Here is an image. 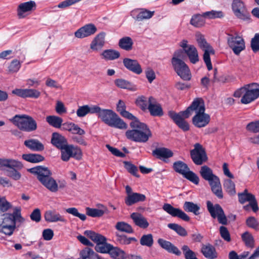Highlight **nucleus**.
Here are the masks:
<instances>
[{
  "label": "nucleus",
  "mask_w": 259,
  "mask_h": 259,
  "mask_svg": "<svg viewBox=\"0 0 259 259\" xmlns=\"http://www.w3.org/2000/svg\"><path fill=\"white\" fill-rule=\"evenodd\" d=\"M61 150V158L64 161H68L72 157L79 160L82 157V151L78 146L68 143Z\"/></svg>",
  "instance_id": "ddd939ff"
},
{
  "label": "nucleus",
  "mask_w": 259,
  "mask_h": 259,
  "mask_svg": "<svg viewBox=\"0 0 259 259\" xmlns=\"http://www.w3.org/2000/svg\"><path fill=\"white\" fill-rule=\"evenodd\" d=\"M123 63L126 69L137 74H140L142 72L141 65L136 60L124 58L123 60Z\"/></svg>",
  "instance_id": "b1692460"
},
{
  "label": "nucleus",
  "mask_w": 259,
  "mask_h": 259,
  "mask_svg": "<svg viewBox=\"0 0 259 259\" xmlns=\"http://www.w3.org/2000/svg\"><path fill=\"white\" fill-rule=\"evenodd\" d=\"M146 198V196L143 194L133 193L125 197V203L127 206H131L137 202L144 201Z\"/></svg>",
  "instance_id": "2f4dec72"
},
{
  "label": "nucleus",
  "mask_w": 259,
  "mask_h": 259,
  "mask_svg": "<svg viewBox=\"0 0 259 259\" xmlns=\"http://www.w3.org/2000/svg\"><path fill=\"white\" fill-rule=\"evenodd\" d=\"M66 211L74 217H78L82 221H84L87 219L86 215L84 214L80 213L77 209L75 207H70L67 208L66 209Z\"/></svg>",
  "instance_id": "680f3d73"
},
{
  "label": "nucleus",
  "mask_w": 259,
  "mask_h": 259,
  "mask_svg": "<svg viewBox=\"0 0 259 259\" xmlns=\"http://www.w3.org/2000/svg\"><path fill=\"white\" fill-rule=\"evenodd\" d=\"M124 164L125 168L126 169L128 172L136 177H139V175L138 174V168L135 165L128 161L124 162Z\"/></svg>",
  "instance_id": "052dcab7"
},
{
  "label": "nucleus",
  "mask_w": 259,
  "mask_h": 259,
  "mask_svg": "<svg viewBox=\"0 0 259 259\" xmlns=\"http://www.w3.org/2000/svg\"><path fill=\"white\" fill-rule=\"evenodd\" d=\"M115 237L116 243L119 245H129L132 242L136 243L138 241V240L135 237H128L125 235L120 234L118 233H115Z\"/></svg>",
  "instance_id": "f704fd0d"
},
{
  "label": "nucleus",
  "mask_w": 259,
  "mask_h": 259,
  "mask_svg": "<svg viewBox=\"0 0 259 259\" xmlns=\"http://www.w3.org/2000/svg\"><path fill=\"white\" fill-rule=\"evenodd\" d=\"M121 115L126 118L132 120L130 126L132 130L125 132L126 137L130 140L139 143H146L152 136L148 126L139 120L128 111H124Z\"/></svg>",
  "instance_id": "f257e3e1"
},
{
  "label": "nucleus",
  "mask_w": 259,
  "mask_h": 259,
  "mask_svg": "<svg viewBox=\"0 0 259 259\" xmlns=\"http://www.w3.org/2000/svg\"><path fill=\"white\" fill-rule=\"evenodd\" d=\"M184 56L178 51L174 52L171 59L172 66L177 74L183 80H189L191 74L188 66L184 61Z\"/></svg>",
  "instance_id": "423d86ee"
},
{
  "label": "nucleus",
  "mask_w": 259,
  "mask_h": 259,
  "mask_svg": "<svg viewBox=\"0 0 259 259\" xmlns=\"http://www.w3.org/2000/svg\"><path fill=\"white\" fill-rule=\"evenodd\" d=\"M223 185L225 190L230 195L232 196L236 194L235 185L232 180L230 179L225 180Z\"/></svg>",
  "instance_id": "09e8293b"
},
{
  "label": "nucleus",
  "mask_w": 259,
  "mask_h": 259,
  "mask_svg": "<svg viewBox=\"0 0 259 259\" xmlns=\"http://www.w3.org/2000/svg\"><path fill=\"white\" fill-rule=\"evenodd\" d=\"M118 45L121 49H132L133 41L130 37L126 36L119 40Z\"/></svg>",
  "instance_id": "864d4df0"
},
{
  "label": "nucleus",
  "mask_w": 259,
  "mask_h": 259,
  "mask_svg": "<svg viewBox=\"0 0 259 259\" xmlns=\"http://www.w3.org/2000/svg\"><path fill=\"white\" fill-rule=\"evenodd\" d=\"M247 131L253 133H259V120L249 122L246 126Z\"/></svg>",
  "instance_id": "0e129e2a"
},
{
  "label": "nucleus",
  "mask_w": 259,
  "mask_h": 259,
  "mask_svg": "<svg viewBox=\"0 0 259 259\" xmlns=\"http://www.w3.org/2000/svg\"><path fill=\"white\" fill-rule=\"evenodd\" d=\"M181 111L177 113L176 112L170 110L168 112V115L173 120V121L178 126L179 128L184 131L189 130V124L185 120L184 115Z\"/></svg>",
  "instance_id": "f3484780"
},
{
  "label": "nucleus",
  "mask_w": 259,
  "mask_h": 259,
  "mask_svg": "<svg viewBox=\"0 0 259 259\" xmlns=\"http://www.w3.org/2000/svg\"><path fill=\"white\" fill-rule=\"evenodd\" d=\"M22 158L31 163H38L44 160L45 157L38 154H24Z\"/></svg>",
  "instance_id": "58836bf2"
},
{
  "label": "nucleus",
  "mask_w": 259,
  "mask_h": 259,
  "mask_svg": "<svg viewBox=\"0 0 259 259\" xmlns=\"http://www.w3.org/2000/svg\"><path fill=\"white\" fill-rule=\"evenodd\" d=\"M140 244L143 246L151 247L153 244V236L151 234L143 235L140 240Z\"/></svg>",
  "instance_id": "5fc2aeb1"
},
{
  "label": "nucleus",
  "mask_w": 259,
  "mask_h": 259,
  "mask_svg": "<svg viewBox=\"0 0 259 259\" xmlns=\"http://www.w3.org/2000/svg\"><path fill=\"white\" fill-rule=\"evenodd\" d=\"M21 67L20 62L17 60H13L8 67L9 72L10 73L17 72Z\"/></svg>",
  "instance_id": "e2e57ef3"
},
{
  "label": "nucleus",
  "mask_w": 259,
  "mask_h": 259,
  "mask_svg": "<svg viewBox=\"0 0 259 259\" xmlns=\"http://www.w3.org/2000/svg\"><path fill=\"white\" fill-rule=\"evenodd\" d=\"M246 225L250 228L255 231L259 230V223L253 217H249L246 220Z\"/></svg>",
  "instance_id": "13d9d810"
},
{
  "label": "nucleus",
  "mask_w": 259,
  "mask_h": 259,
  "mask_svg": "<svg viewBox=\"0 0 259 259\" xmlns=\"http://www.w3.org/2000/svg\"><path fill=\"white\" fill-rule=\"evenodd\" d=\"M200 176L205 181H207L211 187L212 192L219 199L223 198L222 187L219 178L213 174L212 170L207 165L201 167L199 171Z\"/></svg>",
  "instance_id": "39448f33"
},
{
  "label": "nucleus",
  "mask_w": 259,
  "mask_h": 259,
  "mask_svg": "<svg viewBox=\"0 0 259 259\" xmlns=\"http://www.w3.org/2000/svg\"><path fill=\"white\" fill-rule=\"evenodd\" d=\"M254 197L253 194L248 193L246 189L243 192L238 194L239 201L241 204H243L247 201H250Z\"/></svg>",
  "instance_id": "603ef678"
},
{
  "label": "nucleus",
  "mask_w": 259,
  "mask_h": 259,
  "mask_svg": "<svg viewBox=\"0 0 259 259\" xmlns=\"http://www.w3.org/2000/svg\"><path fill=\"white\" fill-rule=\"evenodd\" d=\"M233 96L235 98L242 97L241 103L243 104H249L259 97V84L256 83L245 84L235 91Z\"/></svg>",
  "instance_id": "20e7f679"
},
{
  "label": "nucleus",
  "mask_w": 259,
  "mask_h": 259,
  "mask_svg": "<svg viewBox=\"0 0 259 259\" xmlns=\"http://www.w3.org/2000/svg\"><path fill=\"white\" fill-rule=\"evenodd\" d=\"M167 227L182 237H185L188 235L186 230L178 224L170 223L167 225Z\"/></svg>",
  "instance_id": "a18cd8bd"
},
{
  "label": "nucleus",
  "mask_w": 259,
  "mask_h": 259,
  "mask_svg": "<svg viewBox=\"0 0 259 259\" xmlns=\"http://www.w3.org/2000/svg\"><path fill=\"white\" fill-rule=\"evenodd\" d=\"M51 142L54 146L59 150L68 143L67 139L58 133L52 134Z\"/></svg>",
  "instance_id": "393cba45"
},
{
  "label": "nucleus",
  "mask_w": 259,
  "mask_h": 259,
  "mask_svg": "<svg viewBox=\"0 0 259 259\" xmlns=\"http://www.w3.org/2000/svg\"><path fill=\"white\" fill-rule=\"evenodd\" d=\"M157 242L159 245L167 252L174 253L178 256H180L181 254V252L179 248L170 242L162 238H159Z\"/></svg>",
  "instance_id": "a878e982"
},
{
  "label": "nucleus",
  "mask_w": 259,
  "mask_h": 259,
  "mask_svg": "<svg viewBox=\"0 0 259 259\" xmlns=\"http://www.w3.org/2000/svg\"><path fill=\"white\" fill-rule=\"evenodd\" d=\"M35 3L32 1L20 4L17 9V14L19 18H24L25 13L32 11L35 8Z\"/></svg>",
  "instance_id": "bb28decb"
},
{
  "label": "nucleus",
  "mask_w": 259,
  "mask_h": 259,
  "mask_svg": "<svg viewBox=\"0 0 259 259\" xmlns=\"http://www.w3.org/2000/svg\"><path fill=\"white\" fill-rule=\"evenodd\" d=\"M30 218L32 221L38 223L41 220V212L39 208L34 209L30 215Z\"/></svg>",
  "instance_id": "774afa93"
},
{
  "label": "nucleus",
  "mask_w": 259,
  "mask_h": 259,
  "mask_svg": "<svg viewBox=\"0 0 259 259\" xmlns=\"http://www.w3.org/2000/svg\"><path fill=\"white\" fill-rule=\"evenodd\" d=\"M80 257L83 259H101L100 256L95 253L94 250L88 247H85L79 252Z\"/></svg>",
  "instance_id": "c9c22d12"
},
{
  "label": "nucleus",
  "mask_w": 259,
  "mask_h": 259,
  "mask_svg": "<svg viewBox=\"0 0 259 259\" xmlns=\"http://www.w3.org/2000/svg\"><path fill=\"white\" fill-rule=\"evenodd\" d=\"M241 238L247 246L253 247L254 245V238L249 232L246 231L241 235Z\"/></svg>",
  "instance_id": "3c124183"
},
{
  "label": "nucleus",
  "mask_w": 259,
  "mask_h": 259,
  "mask_svg": "<svg viewBox=\"0 0 259 259\" xmlns=\"http://www.w3.org/2000/svg\"><path fill=\"white\" fill-rule=\"evenodd\" d=\"M46 121L50 125L56 128H60L62 126V118L57 116H48L46 117Z\"/></svg>",
  "instance_id": "37998d69"
},
{
  "label": "nucleus",
  "mask_w": 259,
  "mask_h": 259,
  "mask_svg": "<svg viewBox=\"0 0 259 259\" xmlns=\"http://www.w3.org/2000/svg\"><path fill=\"white\" fill-rule=\"evenodd\" d=\"M62 130L69 132L72 134L82 136L85 134V131L73 122H65L62 124Z\"/></svg>",
  "instance_id": "c756f323"
},
{
  "label": "nucleus",
  "mask_w": 259,
  "mask_h": 259,
  "mask_svg": "<svg viewBox=\"0 0 259 259\" xmlns=\"http://www.w3.org/2000/svg\"><path fill=\"white\" fill-rule=\"evenodd\" d=\"M182 250L185 259H195L197 258L196 253L190 249L188 245H183Z\"/></svg>",
  "instance_id": "6e6d98bb"
},
{
  "label": "nucleus",
  "mask_w": 259,
  "mask_h": 259,
  "mask_svg": "<svg viewBox=\"0 0 259 259\" xmlns=\"http://www.w3.org/2000/svg\"><path fill=\"white\" fill-rule=\"evenodd\" d=\"M27 170L35 175L40 184L52 192H56L59 188L63 189L66 186L67 183L65 180H59L57 183L52 177V172L47 167L38 165L29 168Z\"/></svg>",
  "instance_id": "7ed1b4c3"
},
{
  "label": "nucleus",
  "mask_w": 259,
  "mask_h": 259,
  "mask_svg": "<svg viewBox=\"0 0 259 259\" xmlns=\"http://www.w3.org/2000/svg\"><path fill=\"white\" fill-rule=\"evenodd\" d=\"M115 229L122 232H125L128 234H132L134 232L132 227L128 224L124 222H118L115 226Z\"/></svg>",
  "instance_id": "79ce46f5"
},
{
  "label": "nucleus",
  "mask_w": 259,
  "mask_h": 259,
  "mask_svg": "<svg viewBox=\"0 0 259 259\" xmlns=\"http://www.w3.org/2000/svg\"><path fill=\"white\" fill-rule=\"evenodd\" d=\"M102 58L106 61L113 60L120 57V53L114 50H105L101 54Z\"/></svg>",
  "instance_id": "ea45409f"
},
{
  "label": "nucleus",
  "mask_w": 259,
  "mask_h": 259,
  "mask_svg": "<svg viewBox=\"0 0 259 259\" xmlns=\"http://www.w3.org/2000/svg\"><path fill=\"white\" fill-rule=\"evenodd\" d=\"M105 36L106 33L104 32L98 33L93 39L90 45L91 49L103 48L105 42Z\"/></svg>",
  "instance_id": "72a5a7b5"
},
{
  "label": "nucleus",
  "mask_w": 259,
  "mask_h": 259,
  "mask_svg": "<svg viewBox=\"0 0 259 259\" xmlns=\"http://www.w3.org/2000/svg\"><path fill=\"white\" fill-rule=\"evenodd\" d=\"M172 168L177 173L182 175L185 178L195 185L199 182L198 176L193 171L190 170L188 165L182 161H177L173 163Z\"/></svg>",
  "instance_id": "9d476101"
},
{
  "label": "nucleus",
  "mask_w": 259,
  "mask_h": 259,
  "mask_svg": "<svg viewBox=\"0 0 259 259\" xmlns=\"http://www.w3.org/2000/svg\"><path fill=\"white\" fill-rule=\"evenodd\" d=\"M204 17V16L199 14L194 15L190 20V24L196 27H201L204 25L205 22Z\"/></svg>",
  "instance_id": "de8ad7c7"
},
{
  "label": "nucleus",
  "mask_w": 259,
  "mask_h": 259,
  "mask_svg": "<svg viewBox=\"0 0 259 259\" xmlns=\"http://www.w3.org/2000/svg\"><path fill=\"white\" fill-rule=\"evenodd\" d=\"M220 234L221 237L227 242H230L231 240L230 233L228 229L224 226H222L219 229Z\"/></svg>",
  "instance_id": "69168bd1"
},
{
  "label": "nucleus",
  "mask_w": 259,
  "mask_h": 259,
  "mask_svg": "<svg viewBox=\"0 0 259 259\" xmlns=\"http://www.w3.org/2000/svg\"><path fill=\"white\" fill-rule=\"evenodd\" d=\"M190 154L193 162L196 165H202L208 160L205 149L199 143L194 144V149L190 150Z\"/></svg>",
  "instance_id": "4468645a"
},
{
  "label": "nucleus",
  "mask_w": 259,
  "mask_h": 259,
  "mask_svg": "<svg viewBox=\"0 0 259 259\" xmlns=\"http://www.w3.org/2000/svg\"><path fill=\"white\" fill-rule=\"evenodd\" d=\"M99 118L106 124L119 129H126L127 125L118 115L110 109H102Z\"/></svg>",
  "instance_id": "0eeeda50"
},
{
  "label": "nucleus",
  "mask_w": 259,
  "mask_h": 259,
  "mask_svg": "<svg viewBox=\"0 0 259 259\" xmlns=\"http://www.w3.org/2000/svg\"><path fill=\"white\" fill-rule=\"evenodd\" d=\"M178 52L184 56V59L188 58L190 62L195 64L197 63L199 60V56L197 50H178Z\"/></svg>",
  "instance_id": "cd10ccee"
},
{
  "label": "nucleus",
  "mask_w": 259,
  "mask_h": 259,
  "mask_svg": "<svg viewBox=\"0 0 259 259\" xmlns=\"http://www.w3.org/2000/svg\"><path fill=\"white\" fill-rule=\"evenodd\" d=\"M16 227L12 225H5L0 224V233H2L6 235L10 236L13 235Z\"/></svg>",
  "instance_id": "bf43d9fd"
},
{
  "label": "nucleus",
  "mask_w": 259,
  "mask_h": 259,
  "mask_svg": "<svg viewBox=\"0 0 259 259\" xmlns=\"http://www.w3.org/2000/svg\"><path fill=\"white\" fill-rule=\"evenodd\" d=\"M137 13L136 19L138 21H142L144 19H150L154 15V11H150L146 9H137L133 12Z\"/></svg>",
  "instance_id": "e433bc0d"
},
{
  "label": "nucleus",
  "mask_w": 259,
  "mask_h": 259,
  "mask_svg": "<svg viewBox=\"0 0 259 259\" xmlns=\"http://www.w3.org/2000/svg\"><path fill=\"white\" fill-rule=\"evenodd\" d=\"M162 209L173 217H178L186 222L190 221V217L185 212L180 208L173 207L170 204L164 203Z\"/></svg>",
  "instance_id": "a211bd4d"
},
{
  "label": "nucleus",
  "mask_w": 259,
  "mask_h": 259,
  "mask_svg": "<svg viewBox=\"0 0 259 259\" xmlns=\"http://www.w3.org/2000/svg\"><path fill=\"white\" fill-rule=\"evenodd\" d=\"M205 111L203 100L201 98H197L182 113L185 118H188L195 112V114L192 119V123L195 127L201 128L206 126L210 121V115L205 113Z\"/></svg>",
  "instance_id": "f03ea898"
},
{
  "label": "nucleus",
  "mask_w": 259,
  "mask_h": 259,
  "mask_svg": "<svg viewBox=\"0 0 259 259\" xmlns=\"http://www.w3.org/2000/svg\"><path fill=\"white\" fill-rule=\"evenodd\" d=\"M12 207V204L8 202L5 197L0 198V211L5 212Z\"/></svg>",
  "instance_id": "338daca9"
},
{
  "label": "nucleus",
  "mask_w": 259,
  "mask_h": 259,
  "mask_svg": "<svg viewBox=\"0 0 259 259\" xmlns=\"http://www.w3.org/2000/svg\"><path fill=\"white\" fill-rule=\"evenodd\" d=\"M10 121L20 130L31 132L37 129V123L31 117L26 114L15 115Z\"/></svg>",
  "instance_id": "6e6552de"
},
{
  "label": "nucleus",
  "mask_w": 259,
  "mask_h": 259,
  "mask_svg": "<svg viewBox=\"0 0 259 259\" xmlns=\"http://www.w3.org/2000/svg\"><path fill=\"white\" fill-rule=\"evenodd\" d=\"M44 218L46 222L49 223H54L61 222L66 223V220L64 217L61 215L55 210H47L44 214Z\"/></svg>",
  "instance_id": "5701e85b"
},
{
  "label": "nucleus",
  "mask_w": 259,
  "mask_h": 259,
  "mask_svg": "<svg viewBox=\"0 0 259 259\" xmlns=\"http://www.w3.org/2000/svg\"><path fill=\"white\" fill-rule=\"evenodd\" d=\"M12 93V94L23 98H31L37 99L40 95V93L35 89H16L13 90Z\"/></svg>",
  "instance_id": "412c9836"
},
{
  "label": "nucleus",
  "mask_w": 259,
  "mask_h": 259,
  "mask_svg": "<svg viewBox=\"0 0 259 259\" xmlns=\"http://www.w3.org/2000/svg\"><path fill=\"white\" fill-rule=\"evenodd\" d=\"M131 218L133 220L134 224L141 228L146 229L149 225L146 218L140 213H132L131 214Z\"/></svg>",
  "instance_id": "c85d7f7f"
},
{
  "label": "nucleus",
  "mask_w": 259,
  "mask_h": 259,
  "mask_svg": "<svg viewBox=\"0 0 259 259\" xmlns=\"http://www.w3.org/2000/svg\"><path fill=\"white\" fill-rule=\"evenodd\" d=\"M152 155L157 159L166 162V159L172 157L174 153L171 150L168 148L160 147L157 148L153 150Z\"/></svg>",
  "instance_id": "4be33fe9"
},
{
  "label": "nucleus",
  "mask_w": 259,
  "mask_h": 259,
  "mask_svg": "<svg viewBox=\"0 0 259 259\" xmlns=\"http://www.w3.org/2000/svg\"><path fill=\"white\" fill-rule=\"evenodd\" d=\"M184 210L188 212L193 213L195 215L199 214V211L200 209V206L193 202L186 201L183 205Z\"/></svg>",
  "instance_id": "4c0bfd02"
},
{
  "label": "nucleus",
  "mask_w": 259,
  "mask_h": 259,
  "mask_svg": "<svg viewBox=\"0 0 259 259\" xmlns=\"http://www.w3.org/2000/svg\"><path fill=\"white\" fill-rule=\"evenodd\" d=\"M232 8L234 13L237 18L243 20L249 19V13L247 11L244 3L240 0H233Z\"/></svg>",
  "instance_id": "dca6fc26"
},
{
  "label": "nucleus",
  "mask_w": 259,
  "mask_h": 259,
  "mask_svg": "<svg viewBox=\"0 0 259 259\" xmlns=\"http://www.w3.org/2000/svg\"><path fill=\"white\" fill-rule=\"evenodd\" d=\"M2 222L1 224L5 225H12L16 227V223H23L25 219L21 215V208L20 207H15L13 209V213H5L3 215Z\"/></svg>",
  "instance_id": "9b49d317"
},
{
  "label": "nucleus",
  "mask_w": 259,
  "mask_h": 259,
  "mask_svg": "<svg viewBox=\"0 0 259 259\" xmlns=\"http://www.w3.org/2000/svg\"><path fill=\"white\" fill-rule=\"evenodd\" d=\"M147 109H148L150 115L152 116L160 117L163 115V111L161 105L152 96L148 98V108Z\"/></svg>",
  "instance_id": "aec40b11"
},
{
  "label": "nucleus",
  "mask_w": 259,
  "mask_h": 259,
  "mask_svg": "<svg viewBox=\"0 0 259 259\" xmlns=\"http://www.w3.org/2000/svg\"><path fill=\"white\" fill-rule=\"evenodd\" d=\"M207 208L211 217L213 219H217L218 222L223 225H226L228 224L227 218L221 206L219 204L214 205L210 201L206 202Z\"/></svg>",
  "instance_id": "f8f14e48"
},
{
  "label": "nucleus",
  "mask_w": 259,
  "mask_h": 259,
  "mask_svg": "<svg viewBox=\"0 0 259 259\" xmlns=\"http://www.w3.org/2000/svg\"><path fill=\"white\" fill-rule=\"evenodd\" d=\"M86 213L89 216L96 218L102 217L105 213V211L97 208H86Z\"/></svg>",
  "instance_id": "4d7b16f0"
},
{
  "label": "nucleus",
  "mask_w": 259,
  "mask_h": 259,
  "mask_svg": "<svg viewBox=\"0 0 259 259\" xmlns=\"http://www.w3.org/2000/svg\"><path fill=\"white\" fill-rule=\"evenodd\" d=\"M195 39L198 46L201 49H211L212 47L207 42L204 36L200 32L195 33Z\"/></svg>",
  "instance_id": "c03bdc74"
},
{
  "label": "nucleus",
  "mask_w": 259,
  "mask_h": 259,
  "mask_svg": "<svg viewBox=\"0 0 259 259\" xmlns=\"http://www.w3.org/2000/svg\"><path fill=\"white\" fill-rule=\"evenodd\" d=\"M201 252L206 258L208 259H215L218 257L215 248L209 243L206 245L203 244Z\"/></svg>",
  "instance_id": "7c9ffc66"
},
{
  "label": "nucleus",
  "mask_w": 259,
  "mask_h": 259,
  "mask_svg": "<svg viewBox=\"0 0 259 259\" xmlns=\"http://www.w3.org/2000/svg\"><path fill=\"white\" fill-rule=\"evenodd\" d=\"M136 104L142 110L145 111L148 108V99L144 96H139L136 100Z\"/></svg>",
  "instance_id": "8fccbe9b"
},
{
  "label": "nucleus",
  "mask_w": 259,
  "mask_h": 259,
  "mask_svg": "<svg viewBox=\"0 0 259 259\" xmlns=\"http://www.w3.org/2000/svg\"><path fill=\"white\" fill-rule=\"evenodd\" d=\"M110 256L113 259H125V252L117 247L112 246L109 252Z\"/></svg>",
  "instance_id": "a19ab883"
},
{
  "label": "nucleus",
  "mask_w": 259,
  "mask_h": 259,
  "mask_svg": "<svg viewBox=\"0 0 259 259\" xmlns=\"http://www.w3.org/2000/svg\"><path fill=\"white\" fill-rule=\"evenodd\" d=\"M84 234L96 244L95 247L96 251L109 253L112 245L107 243V239L105 236L90 230L85 231Z\"/></svg>",
  "instance_id": "1a4fd4ad"
},
{
  "label": "nucleus",
  "mask_w": 259,
  "mask_h": 259,
  "mask_svg": "<svg viewBox=\"0 0 259 259\" xmlns=\"http://www.w3.org/2000/svg\"><path fill=\"white\" fill-rule=\"evenodd\" d=\"M227 42L231 49H245V45L243 38L239 35L238 32L231 30L227 33Z\"/></svg>",
  "instance_id": "2eb2a0df"
},
{
  "label": "nucleus",
  "mask_w": 259,
  "mask_h": 259,
  "mask_svg": "<svg viewBox=\"0 0 259 259\" xmlns=\"http://www.w3.org/2000/svg\"><path fill=\"white\" fill-rule=\"evenodd\" d=\"M114 82L115 85L119 88L127 89L131 91L135 90V87L132 83L125 79L121 78L116 79Z\"/></svg>",
  "instance_id": "49530a36"
},
{
  "label": "nucleus",
  "mask_w": 259,
  "mask_h": 259,
  "mask_svg": "<svg viewBox=\"0 0 259 259\" xmlns=\"http://www.w3.org/2000/svg\"><path fill=\"white\" fill-rule=\"evenodd\" d=\"M97 31L96 26L92 23L84 25L74 32V36L77 38H83L95 34Z\"/></svg>",
  "instance_id": "6ab92c4d"
},
{
  "label": "nucleus",
  "mask_w": 259,
  "mask_h": 259,
  "mask_svg": "<svg viewBox=\"0 0 259 259\" xmlns=\"http://www.w3.org/2000/svg\"><path fill=\"white\" fill-rule=\"evenodd\" d=\"M24 144L33 151H41L45 148L44 145L37 139H31L25 140Z\"/></svg>",
  "instance_id": "473e14b6"
}]
</instances>
